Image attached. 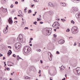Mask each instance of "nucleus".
Returning a JSON list of instances; mask_svg holds the SVG:
<instances>
[{
  "label": "nucleus",
  "mask_w": 80,
  "mask_h": 80,
  "mask_svg": "<svg viewBox=\"0 0 80 80\" xmlns=\"http://www.w3.org/2000/svg\"><path fill=\"white\" fill-rule=\"evenodd\" d=\"M77 45V43L76 42H75L74 44V46H76Z\"/></svg>",
  "instance_id": "35"
},
{
  "label": "nucleus",
  "mask_w": 80,
  "mask_h": 80,
  "mask_svg": "<svg viewBox=\"0 0 80 80\" xmlns=\"http://www.w3.org/2000/svg\"><path fill=\"white\" fill-rule=\"evenodd\" d=\"M10 7L11 8H13V4H11Z\"/></svg>",
  "instance_id": "34"
},
{
  "label": "nucleus",
  "mask_w": 80,
  "mask_h": 80,
  "mask_svg": "<svg viewBox=\"0 0 80 80\" xmlns=\"http://www.w3.org/2000/svg\"><path fill=\"white\" fill-rule=\"evenodd\" d=\"M71 32L73 34H75V33H78V28L76 26L73 27L71 29Z\"/></svg>",
  "instance_id": "1"
},
{
  "label": "nucleus",
  "mask_w": 80,
  "mask_h": 80,
  "mask_svg": "<svg viewBox=\"0 0 80 80\" xmlns=\"http://www.w3.org/2000/svg\"><path fill=\"white\" fill-rule=\"evenodd\" d=\"M22 23L23 24H26V21L25 19H23V18H22Z\"/></svg>",
  "instance_id": "16"
},
{
  "label": "nucleus",
  "mask_w": 80,
  "mask_h": 80,
  "mask_svg": "<svg viewBox=\"0 0 80 80\" xmlns=\"http://www.w3.org/2000/svg\"><path fill=\"white\" fill-rule=\"evenodd\" d=\"M37 19H38L37 21H39V20H41V19H40L38 18H37Z\"/></svg>",
  "instance_id": "45"
},
{
  "label": "nucleus",
  "mask_w": 80,
  "mask_h": 80,
  "mask_svg": "<svg viewBox=\"0 0 80 80\" xmlns=\"http://www.w3.org/2000/svg\"><path fill=\"white\" fill-rule=\"evenodd\" d=\"M62 80H65V78H64L63 79H62Z\"/></svg>",
  "instance_id": "54"
},
{
  "label": "nucleus",
  "mask_w": 80,
  "mask_h": 80,
  "mask_svg": "<svg viewBox=\"0 0 80 80\" xmlns=\"http://www.w3.org/2000/svg\"><path fill=\"white\" fill-rule=\"evenodd\" d=\"M12 51H11V50H9L8 52V55H10V54H12Z\"/></svg>",
  "instance_id": "17"
},
{
  "label": "nucleus",
  "mask_w": 80,
  "mask_h": 80,
  "mask_svg": "<svg viewBox=\"0 0 80 80\" xmlns=\"http://www.w3.org/2000/svg\"><path fill=\"white\" fill-rule=\"evenodd\" d=\"M14 19H15V20H17V17L14 18Z\"/></svg>",
  "instance_id": "52"
},
{
  "label": "nucleus",
  "mask_w": 80,
  "mask_h": 80,
  "mask_svg": "<svg viewBox=\"0 0 80 80\" xmlns=\"http://www.w3.org/2000/svg\"><path fill=\"white\" fill-rule=\"evenodd\" d=\"M18 3V2H17V1L15 2V4H16V5H17Z\"/></svg>",
  "instance_id": "38"
},
{
  "label": "nucleus",
  "mask_w": 80,
  "mask_h": 80,
  "mask_svg": "<svg viewBox=\"0 0 80 80\" xmlns=\"http://www.w3.org/2000/svg\"><path fill=\"white\" fill-rule=\"evenodd\" d=\"M11 75H13V73H11Z\"/></svg>",
  "instance_id": "59"
},
{
  "label": "nucleus",
  "mask_w": 80,
  "mask_h": 80,
  "mask_svg": "<svg viewBox=\"0 0 80 80\" xmlns=\"http://www.w3.org/2000/svg\"><path fill=\"white\" fill-rule=\"evenodd\" d=\"M30 47H32V44H30Z\"/></svg>",
  "instance_id": "55"
},
{
  "label": "nucleus",
  "mask_w": 80,
  "mask_h": 80,
  "mask_svg": "<svg viewBox=\"0 0 80 80\" xmlns=\"http://www.w3.org/2000/svg\"><path fill=\"white\" fill-rule=\"evenodd\" d=\"M4 64H5V66H4V67H6V65H7V64H6V62H4Z\"/></svg>",
  "instance_id": "36"
},
{
  "label": "nucleus",
  "mask_w": 80,
  "mask_h": 80,
  "mask_svg": "<svg viewBox=\"0 0 80 80\" xmlns=\"http://www.w3.org/2000/svg\"><path fill=\"white\" fill-rule=\"evenodd\" d=\"M19 58H20V59H21L22 60H23V59H22V58H20V57H19Z\"/></svg>",
  "instance_id": "57"
},
{
  "label": "nucleus",
  "mask_w": 80,
  "mask_h": 80,
  "mask_svg": "<svg viewBox=\"0 0 80 80\" xmlns=\"http://www.w3.org/2000/svg\"><path fill=\"white\" fill-rule=\"evenodd\" d=\"M24 79H30V78L28 77V76H24Z\"/></svg>",
  "instance_id": "20"
},
{
  "label": "nucleus",
  "mask_w": 80,
  "mask_h": 80,
  "mask_svg": "<svg viewBox=\"0 0 80 80\" xmlns=\"http://www.w3.org/2000/svg\"><path fill=\"white\" fill-rule=\"evenodd\" d=\"M21 46H22L21 44L18 42L16 43L15 45V48L17 50L19 49V48H21Z\"/></svg>",
  "instance_id": "4"
},
{
  "label": "nucleus",
  "mask_w": 80,
  "mask_h": 80,
  "mask_svg": "<svg viewBox=\"0 0 80 80\" xmlns=\"http://www.w3.org/2000/svg\"><path fill=\"white\" fill-rule=\"evenodd\" d=\"M64 42L65 41L64 40H63V39H61L58 42V43L59 44H63V43H64Z\"/></svg>",
  "instance_id": "12"
},
{
  "label": "nucleus",
  "mask_w": 80,
  "mask_h": 80,
  "mask_svg": "<svg viewBox=\"0 0 80 80\" xmlns=\"http://www.w3.org/2000/svg\"><path fill=\"white\" fill-rule=\"evenodd\" d=\"M4 33H7L8 32V28L7 27L6 28V29H4Z\"/></svg>",
  "instance_id": "14"
},
{
  "label": "nucleus",
  "mask_w": 80,
  "mask_h": 80,
  "mask_svg": "<svg viewBox=\"0 0 80 80\" xmlns=\"http://www.w3.org/2000/svg\"><path fill=\"white\" fill-rule=\"evenodd\" d=\"M6 3V0H2L1 3L2 4H4Z\"/></svg>",
  "instance_id": "18"
},
{
  "label": "nucleus",
  "mask_w": 80,
  "mask_h": 80,
  "mask_svg": "<svg viewBox=\"0 0 80 80\" xmlns=\"http://www.w3.org/2000/svg\"><path fill=\"white\" fill-rule=\"evenodd\" d=\"M33 6H34V4H33L32 5H31V7L32 8H33Z\"/></svg>",
  "instance_id": "49"
},
{
  "label": "nucleus",
  "mask_w": 80,
  "mask_h": 80,
  "mask_svg": "<svg viewBox=\"0 0 80 80\" xmlns=\"http://www.w3.org/2000/svg\"><path fill=\"white\" fill-rule=\"evenodd\" d=\"M48 5L49 7H54L53 4L51 2H49Z\"/></svg>",
  "instance_id": "13"
},
{
  "label": "nucleus",
  "mask_w": 80,
  "mask_h": 80,
  "mask_svg": "<svg viewBox=\"0 0 80 80\" xmlns=\"http://www.w3.org/2000/svg\"><path fill=\"white\" fill-rule=\"evenodd\" d=\"M65 21H66V20L65 19H63L62 22H65Z\"/></svg>",
  "instance_id": "43"
},
{
  "label": "nucleus",
  "mask_w": 80,
  "mask_h": 80,
  "mask_svg": "<svg viewBox=\"0 0 80 80\" xmlns=\"http://www.w3.org/2000/svg\"><path fill=\"white\" fill-rule=\"evenodd\" d=\"M0 9L2 10L3 12L4 13H6V12H7V9L4 8L3 7H1L0 8Z\"/></svg>",
  "instance_id": "9"
},
{
  "label": "nucleus",
  "mask_w": 80,
  "mask_h": 80,
  "mask_svg": "<svg viewBox=\"0 0 80 80\" xmlns=\"http://www.w3.org/2000/svg\"><path fill=\"white\" fill-rule=\"evenodd\" d=\"M13 57H15V58H16V56H15V54H14L12 55Z\"/></svg>",
  "instance_id": "37"
},
{
  "label": "nucleus",
  "mask_w": 80,
  "mask_h": 80,
  "mask_svg": "<svg viewBox=\"0 0 80 80\" xmlns=\"http://www.w3.org/2000/svg\"><path fill=\"white\" fill-rule=\"evenodd\" d=\"M33 40V38H30V40Z\"/></svg>",
  "instance_id": "53"
},
{
  "label": "nucleus",
  "mask_w": 80,
  "mask_h": 80,
  "mask_svg": "<svg viewBox=\"0 0 80 80\" xmlns=\"http://www.w3.org/2000/svg\"><path fill=\"white\" fill-rule=\"evenodd\" d=\"M10 80H13V79H12V78H10Z\"/></svg>",
  "instance_id": "63"
},
{
  "label": "nucleus",
  "mask_w": 80,
  "mask_h": 80,
  "mask_svg": "<svg viewBox=\"0 0 80 80\" xmlns=\"http://www.w3.org/2000/svg\"><path fill=\"white\" fill-rule=\"evenodd\" d=\"M37 22H36H36H33V24H34V25H37Z\"/></svg>",
  "instance_id": "30"
},
{
  "label": "nucleus",
  "mask_w": 80,
  "mask_h": 80,
  "mask_svg": "<svg viewBox=\"0 0 80 80\" xmlns=\"http://www.w3.org/2000/svg\"><path fill=\"white\" fill-rule=\"evenodd\" d=\"M40 62L41 63H43V61H42V60H40Z\"/></svg>",
  "instance_id": "46"
},
{
  "label": "nucleus",
  "mask_w": 80,
  "mask_h": 80,
  "mask_svg": "<svg viewBox=\"0 0 80 80\" xmlns=\"http://www.w3.org/2000/svg\"><path fill=\"white\" fill-rule=\"evenodd\" d=\"M56 29H54V32H56Z\"/></svg>",
  "instance_id": "56"
},
{
  "label": "nucleus",
  "mask_w": 80,
  "mask_h": 80,
  "mask_svg": "<svg viewBox=\"0 0 80 80\" xmlns=\"http://www.w3.org/2000/svg\"><path fill=\"white\" fill-rule=\"evenodd\" d=\"M53 36L54 38H56V37H57V35H56L55 34H54L53 35Z\"/></svg>",
  "instance_id": "31"
},
{
  "label": "nucleus",
  "mask_w": 80,
  "mask_h": 80,
  "mask_svg": "<svg viewBox=\"0 0 80 80\" xmlns=\"http://www.w3.org/2000/svg\"><path fill=\"white\" fill-rule=\"evenodd\" d=\"M2 78L0 77V80H2Z\"/></svg>",
  "instance_id": "61"
},
{
  "label": "nucleus",
  "mask_w": 80,
  "mask_h": 80,
  "mask_svg": "<svg viewBox=\"0 0 80 80\" xmlns=\"http://www.w3.org/2000/svg\"><path fill=\"white\" fill-rule=\"evenodd\" d=\"M70 29L69 28H68L67 30H66V32H70Z\"/></svg>",
  "instance_id": "25"
},
{
  "label": "nucleus",
  "mask_w": 80,
  "mask_h": 80,
  "mask_svg": "<svg viewBox=\"0 0 80 80\" xmlns=\"http://www.w3.org/2000/svg\"><path fill=\"white\" fill-rule=\"evenodd\" d=\"M3 60H5V57H3Z\"/></svg>",
  "instance_id": "47"
},
{
  "label": "nucleus",
  "mask_w": 80,
  "mask_h": 80,
  "mask_svg": "<svg viewBox=\"0 0 80 80\" xmlns=\"http://www.w3.org/2000/svg\"><path fill=\"white\" fill-rule=\"evenodd\" d=\"M8 22L11 25H12V23H13V21L11 18H9V19L8 20Z\"/></svg>",
  "instance_id": "10"
},
{
  "label": "nucleus",
  "mask_w": 80,
  "mask_h": 80,
  "mask_svg": "<svg viewBox=\"0 0 80 80\" xmlns=\"http://www.w3.org/2000/svg\"><path fill=\"white\" fill-rule=\"evenodd\" d=\"M19 13L21 15H22V11L19 10Z\"/></svg>",
  "instance_id": "22"
},
{
  "label": "nucleus",
  "mask_w": 80,
  "mask_h": 80,
  "mask_svg": "<svg viewBox=\"0 0 80 80\" xmlns=\"http://www.w3.org/2000/svg\"><path fill=\"white\" fill-rule=\"evenodd\" d=\"M37 12H35V15H36V14L37 13Z\"/></svg>",
  "instance_id": "58"
},
{
  "label": "nucleus",
  "mask_w": 80,
  "mask_h": 80,
  "mask_svg": "<svg viewBox=\"0 0 80 80\" xmlns=\"http://www.w3.org/2000/svg\"><path fill=\"white\" fill-rule=\"evenodd\" d=\"M76 17L77 18H80V12H79V13L76 14Z\"/></svg>",
  "instance_id": "15"
},
{
  "label": "nucleus",
  "mask_w": 80,
  "mask_h": 80,
  "mask_svg": "<svg viewBox=\"0 0 80 80\" xmlns=\"http://www.w3.org/2000/svg\"><path fill=\"white\" fill-rule=\"evenodd\" d=\"M41 73V70H39V72H38V73Z\"/></svg>",
  "instance_id": "48"
},
{
  "label": "nucleus",
  "mask_w": 80,
  "mask_h": 80,
  "mask_svg": "<svg viewBox=\"0 0 80 80\" xmlns=\"http://www.w3.org/2000/svg\"><path fill=\"white\" fill-rule=\"evenodd\" d=\"M32 12V11H31V10H29L28 11V13H30Z\"/></svg>",
  "instance_id": "28"
},
{
  "label": "nucleus",
  "mask_w": 80,
  "mask_h": 80,
  "mask_svg": "<svg viewBox=\"0 0 80 80\" xmlns=\"http://www.w3.org/2000/svg\"><path fill=\"white\" fill-rule=\"evenodd\" d=\"M20 57H19V55L17 56V60H19V58H19Z\"/></svg>",
  "instance_id": "33"
},
{
  "label": "nucleus",
  "mask_w": 80,
  "mask_h": 80,
  "mask_svg": "<svg viewBox=\"0 0 80 80\" xmlns=\"http://www.w3.org/2000/svg\"><path fill=\"white\" fill-rule=\"evenodd\" d=\"M59 28L58 27H57V29H59Z\"/></svg>",
  "instance_id": "60"
},
{
  "label": "nucleus",
  "mask_w": 80,
  "mask_h": 80,
  "mask_svg": "<svg viewBox=\"0 0 80 80\" xmlns=\"http://www.w3.org/2000/svg\"><path fill=\"white\" fill-rule=\"evenodd\" d=\"M62 67H63V68H62ZM60 68L61 70H64V66H63V67H62V66L61 67H60Z\"/></svg>",
  "instance_id": "26"
},
{
  "label": "nucleus",
  "mask_w": 80,
  "mask_h": 80,
  "mask_svg": "<svg viewBox=\"0 0 80 80\" xmlns=\"http://www.w3.org/2000/svg\"><path fill=\"white\" fill-rule=\"evenodd\" d=\"M24 51L26 53H28L30 52V48L29 46L25 47L24 49Z\"/></svg>",
  "instance_id": "2"
},
{
  "label": "nucleus",
  "mask_w": 80,
  "mask_h": 80,
  "mask_svg": "<svg viewBox=\"0 0 80 80\" xmlns=\"http://www.w3.org/2000/svg\"><path fill=\"white\" fill-rule=\"evenodd\" d=\"M56 53L57 54H60V52H59L58 51H57Z\"/></svg>",
  "instance_id": "39"
},
{
  "label": "nucleus",
  "mask_w": 80,
  "mask_h": 80,
  "mask_svg": "<svg viewBox=\"0 0 80 80\" xmlns=\"http://www.w3.org/2000/svg\"><path fill=\"white\" fill-rule=\"evenodd\" d=\"M8 48H12L10 46H8Z\"/></svg>",
  "instance_id": "51"
},
{
  "label": "nucleus",
  "mask_w": 80,
  "mask_h": 80,
  "mask_svg": "<svg viewBox=\"0 0 80 80\" xmlns=\"http://www.w3.org/2000/svg\"><path fill=\"white\" fill-rule=\"evenodd\" d=\"M3 80H7V78H4Z\"/></svg>",
  "instance_id": "42"
},
{
  "label": "nucleus",
  "mask_w": 80,
  "mask_h": 80,
  "mask_svg": "<svg viewBox=\"0 0 80 80\" xmlns=\"http://www.w3.org/2000/svg\"><path fill=\"white\" fill-rule=\"evenodd\" d=\"M7 70L9 71V70H10V68H8L7 69Z\"/></svg>",
  "instance_id": "40"
},
{
  "label": "nucleus",
  "mask_w": 80,
  "mask_h": 80,
  "mask_svg": "<svg viewBox=\"0 0 80 80\" xmlns=\"http://www.w3.org/2000/svg\"><path fill=\"white\" fill-rule=\"evenodd\" d=\"M24 30H27V29H28V27H25V28H24Z\"/></svg>",
  "instance_id": "32"
},
{
  "label": "nucleus",
  "mask_w": 80,
  "mask_h": 80,
  "mask_svg": "<svg viewBox=\"0 0 80 80\" xmlns=\"http://www.w3.org/2000/svg\"><path fill=\"white\" fill-rule=\"evenodd\" d=\"M18 17H20V15H18Z\"/></svg>",
  "instance_id": "64"
},
{
  "label": "nucleus",
  "mask_w": 80,
  "mask_h": 80,
  "mask_svg": "<svg viewBox=\"0 0 80 80\" xmlns=\"http://www.w3.org/2000/svg\"><path fill=\"white\" fill-rule=\"evenodd\" d=\"M13 12H15V10L13 9L12 12H11V13H13Z\"/></svg>",
  "instance_id": "24"
},
{
  "label": "nucleus",
  "mask_w": 80,
  "mask_h": 80,
  "mask_svg": "<svg viewBox=\"0 0 80 80\" xmlns=\"http://www.w3.org/2000/svg\"><path fill=\"white\" fill-rule=\"evenodd\" d=\"M40 23H41V24H43V22H40Z\"/></svg>",
  "instance_id": "50"
},
{
  "label": "nucleus",
  "mask_w": 80,
  "mask_h": 80,
  "mask_svg": "<svg viewBox=\"0 0 80 80\" xmlns=\"http://www.w3.org/2000/svg\"><path fill=\"white\" fill-rule=\"evenodd\" d=\"M46 34L47 35H50L52 32V28H46Z\"/></svg>",
  "instance_id": "3"
},
{
  "label": "nucleus",
  "mask_w": 80,
  "mask_h": 80,
  "mask_svg": "<svg viewBox=\"0 0 80 80\" xmlns=\"http://www.w3.org/2000/svg\"><path fill=\"white\" fill-rule=\"evenodd\" d=\"M3 41V39H0V42H2Z\"/></svg>",
  "instance_id": "44"
},
{
  "label": "nucleus",
  "mask_w": 80,
  "mask_h": 80,
  "mask_svg": "<svg viewBox=\"0 0 80 80\" xmlns=\"http://www.w3.org/2000/svg\"><path fill=\"white\" fill-rule=\"evenodd\" d=\"M59 26H60V24L57 22H54L53 24L52 25V27L55 28H56V27H59Z\"/></svg>",
  "instance_id": "7"
},
{
  "label": "nucleus",
  "mask_w": 80,
  "mask_h": 80,
  "mask_svg": "<svg viewBox=\"0 0 80 80\" xmlns=\"http://www.w3.org/2000/svg\"><path fill=\"white\" fill-rule=\"evenodd\" d=\"M37 52H41V50L40 49H37Z\"/></svg>",
  "instance_id": "27"
},
{
  "label": "nucleus",
  "mask_w": 80,
  "mask_h": 80,
  "mask_svg": "<svg viewBox=\"0 0 80 80\" xmlns=\"http://www.w3.org/2000/svg\"><path fill=\"white\" fill-rule=\"evenodd\" d=\"M3 56V54H2L1 53H0V57H2Z\"/></svg>",
  "instance_id": "41"
},
{
  "label": "nucleus",
  "mask_w": 80,
  "mask_h": 80,
  "mask_svg": "<svg viewBox=\"0 0 80 80\" xmlns=\"http://www.w3.org/2000/svg\"><path fill=\"white\" fill-rule=\"evenodd\" d=\"M60 5L63 6V7H65L66 6V4L65 3H60Z\"/></svg>",
  "instance_id": "19"
},
{
  "label": "nucleus",
  "mask_w": 80,
  "mask_h": 80,
  "mask_svg": "<svg viewBox=\"0 0 80 80\" xmlns=\"http://www.w3.org/2000/svg\"><path fill=\"white\" fill-rule=\"evenodd\" d=\"M76 70L78 74H80V68L78 67L76 68Z\"/></svg>",
  "instance_id": "11"
},
{
  "label": "nucleus",
  "mask_w": 80,
  "mask_h": 80,
  "mask_svg": "<svg viewBox=\"0 0 80 80\" xmlns=\"http://www.w3.org/2000/svg\"><path fill=\"white\" fill-rule=\"evenodd\" d=\"M33 1L35 2H38V0H33Z\"/></svg>",
  "instance_id": "29"
},
{
  "label": "nucleus",
  "mask_w": 80,
  "mask_h": 80,
  "mask_svg": "<svg viewBox=\"0 0 80 80\" xmlns=\"http://www.w3.org/2000/svg\"><path fill=\"white\" fill-rule=\"evenodd\" d=\"M21 46H22L21 44L18 42L16 43L15 45V48L17 50L19 49V48H21Z\"/></svg>",
  "instance_id": "5"
},
{
  "label": "nucleus",
  "mask_w": 80,
  "mask_h": 80,
  "mask_svg": "<svg viewBox=\"0 0 80 80\" xmlns=\"http://www.w3.org/2000/svg\"><path fill=\"white\" fill-rule=\"evenodd\" d=\"M74 11H75V12H77V11H78V8H77L76 7H72L71 12H73Z\"/></svg>",
  "instance_id": "8"
},
{
  "label": "nucleus",
  "mask_w": 80,
  "mask_h": 80,
  "mask_svg": "<svg viewBox=\"0 0 80 80\" xmlns=\"http://www.w3.org/2000/svg\"><path fill=\"white\" fill-rule=\"evenodd\" d=\"M17 40L18 42H23V36L22 35H19V37L17 38Z\"/></svg>",
  "instance_id": "6"
},
{
  "label": "nucleus",
  "mask_w": 80,
  "mask_h": 80,
  "mask_svg": "<svg viewBox=\"0 0 80 80\" xmlns=\"http://www.w3.org/2000/svg\"><path fill=\"white\" fill-rule=\"evenodd\" d=\"M25 26V24H23V23H21V27H24V26Z\"/></svg>",
  "instance_id": "21"
},
{
  "label": "nucleus",
  "mask_w": 80,
  "mask_h": 80,
  "mask_svg": "<svg viewBox=\"0 0 80 80\" xmlns=\"http://www.w3.org/2000/svg\"><path fill=\"white\" fill-rule=\"evenodd\" d=\"M63 19H61V20L62 21H63Z\"/></svg>",
  "instance_id": "62"
},
{
  "label": "nucleus",
  "mask_w": 80,
  "mask_h": 80,
  "mask_svg": "<svg viewBox=\"0 0 80 80\" xmlns=\"http://www.w3.org/2000/svg\"><path fill=\"white\" fill-rule=\"evenodd\" d=\"M71 23H72V24H75V22L73 20H71Z\"/></svg>",
  "instance_id": "23"
}]
</instances>
